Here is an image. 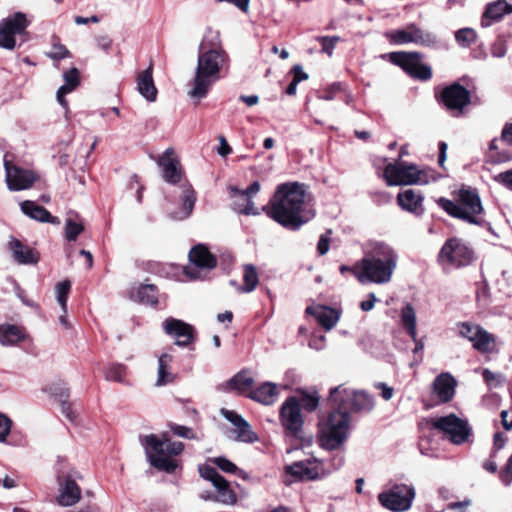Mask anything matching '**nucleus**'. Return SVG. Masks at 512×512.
Masks as SVG:
<instances>
[{
  "label": "nucleus",
  "instance_id": "1",
  "mask_svg": "<svg viewBox=\"0 0 512 512\" xmlns=\"http://www.w3.org/2000/svg\"><path fill=\"white\" fill-rule=\"evenodd\" d=\"M229 67L230 56L223 46L220 32L207 27L198 46L197 66L189 95L198 100L205 98Z\"/></svg>",
  "mask_w": 512,
  "mask_h": 512
},
{
  "label": "nucleus",
  "instance_id": "2",
  "mask_svg": "<svg viewBox=\"0 0 512 512\" xmlns=\"http://www.w3.org/2000/svg\"><path fill=\"white\" fill-rule=\"evenodd\" d=\"M364 257L358 263L355 276L360 283L385 284L390 282L397 267L398 254L388 243L369 241L365 245Z\"/></svg>",
  "mask_w": 512,
  "mask_h": 512
},
{
  "label": "nucleus",
  "instance_id": "3",
  "mask_svg": "<svg viewBox=\"0 0 512 512\" xmlns=\"http://www.w3.org/2000/svg\"><path fill=\"white\" fill-rule=\"evenodd\" d=\"M305 188L297 182L285 183L277 187L267 214L282 226L297 230L308 221L304 217Z\"/></svg>",
  "mask_w": 512,
  "mask_h": 512
},
{
  "label": "nucleus",
  "instance_id": "4",
  "mask_svg": "<svg viewBox=\"0 0 512 512\" xmlns=\"http://www.w3.org/2000/svg\"><path fill=\"white\" fill-rule=\"evenodd\" d=\"M140 442L151 466L167 473L176 470L178 464L172 457L183 451L184 444L182 442H171L166 434L161 437L155 434L141 436Z\"/></svg>",
  "mask_w": 512,
  "mask_h": 512
},
{
  "label": "nucleus",
  "instance_id": "5",
  "mask_svg": "<svg viewBox=\"0 0 512 512\" xmlns=\"http://www.w3.org/2000/svg\"><path fill=\"white\" fill-rule=\"evenodd\" d=\"M437 204L449 215L460 218L471 224L481 225L483 206L476 189L462 187L459 191L458 202L446 198H439Z\"/></svg>",
  "mask_w": 512,
  "mask_h": 512
},
{
  "label": "nucleus",
  "instance_id": "6",
  "mask_svg": "<svg viewBox=\"0 0 512 512\" xmlns=\"http://www.w3.org/2000/svg\"><path fill=\"white\" fill-rule=\"evenodd\" d=\"M335 407V410L319 422L321 446L329 450L337 449L345 442L350 424L349 413Z\"/></svg>",
  "mask_w": 512,
  "mask_h": 512
},
{
  "label": "nucleus",
  "instance_id": "7",
  "mask_svg": "<svg viewBox=\"0 0 512 512\" xmlns=\"http://www.w3.org/2000/svg\"><path fill=\"white\" fill-rule=\"evenodd\" d=\"M329 401L349 412H370L374 408V398L364 391H355L344 385L330 390Z\"/></svg>",
  "mask_w": 512,
  "mask_h": 512
},
{
  "label": "nucleus",
  "instance_id": "8",
  "mask_svg": "<svg viewBox=\"0 0 512 512\" xmlns=\"http://www.w3.org/2000/svg\"><path fill=\"white\" fill-rule=\"evenodd\" d=\"M474 259V251L462 239L453 237L443 244L438 254V262L443 269L468 266Z\"/></svg>",
  "mask_w": 512,
  "mask_h": 512
},
{
  "label": "nucleus",
  "instance_id": "9",
  "mask_svg": "<svg viewBox=\"0 0 512 512\" xmlns=\"http://www.w3.org/2000/svg\"><path fill=\"white\" fill-rule=\"evenodd\" d=\"M432 427L443 434V437L455 445L468 441L471 428L465 419L449 414L432 420Z\"/></svg>",
  "mask_w": 512,
  "mask_h": 512
},
{
  "label": "nucleus",
  "instance_id": "10",
  "mask_svg": "<svg viewBox=\"0 0 512 512\" xmlns=\"http://www.w3.org/2000/svg\"><path fill=\"white\" fill-rule=\"evenodd\" d=\"M415 489L406 484H394L378 494V501L385 509L392 512H404L411 508L415 498Z\"/></svg>",
  "mask_w": 512,
  "mask_h": 512
},
{
  "label": "nucleus",
  "instance_id": "11",
  "mask_svg": "<svg viewBox=\"0 0 512 512\" xmlns=\"http://www.w3.org/2000/svg\"><path fill=\"white\" fill-rule=\"evenodd\" d=\"M386 37L394 44L414 43L416 45L433 47L438 40L435 34L425 31L416 24H409L404 29L390 31Z\"/></svg>",
  "mask_w": 512,
  "mask_h": 512
},
{
  "label": "nucleus",
  "instance_id": "12",
  "mask_svg": "<svg viewBox=\"0 0 512 512\" xmlns=\"http://www.w3.org/2000/svg\"><path fill=\"white\" fill-rule=\"evenodd\" d=\"M76 478H80L77 471L71 470L65 473L62 466L58 468L57 481L59 485V494L57 496V503L60 506L70 507L80 501L81 489L75 481Z\"/></svg>",
  "mask_w": 512,
  "mask_h": 512
},
{
  "label": "nucleus",
  "instance_id": "13",
  "mask_svg": "<svg viewBox=\"0 0 512 512\" xmlns=\"http://www.w3.org/2000/svg\"><path fill=\"white\" fill-rule=\"evenodd\" d=\"M388 57L414 78L429 80L432 76L431 68L421 63L422 55L418 52H391Z\"/></svg>",
  "mask_w": 512,
  "mask_h": 512
},
{
  "label": "nucleus",
  "instance_id": "14",
  "mask_svg": "<svg viewBox=\"0 0 512 512\" xmlns=\"http://www.w3.org/2000/svg\"><path fill=\"white\" fill-rule=\"evenodd\" d=\"M29 21L26 15L22 12H17L12 16L3 19L0 22V47L13 50L16 46V40L14 38L17 34H22Z\"/></svg>",
  "mask_w": 512,
  "mask_h": 512
},
{
  "label": "nucleus",
  "instance_id": "15",
  "mask_svg": "<svg viewBox=\"0 0 512 512\" xmlns=\"http://www.w3.org/2000/svg\"><path fill=\"white\" fill-rule=\"evenodd\" d=\"M384 178L389 186L412 185L421 181V171L414 165L390 163L385 167Z\"/></svg>",
  "mask_w": 512,
  "mask_h": 512
},
{
  "label": "nucleus",
  "instance_id": "16",
  "mask_svg": "<svg viewBox=\"0 0 512 512\" xmlns=\"http://www.w3.org/2000/svg\"><path fill=\"white\" fill-rule=\"evenodd\" d=\"M189 260L191 265L186 267L184 272L190 279L194 280L202 277L201 271H209L217 263L215 256L202 244H198L190 250Z\"/></svg>",
  "mask_w": 512,
  "mask_h": 512
},
{
  "label": "nucleus",
  "instance_id": "17",
  "mask_svg": "<svg viewBox=\"0 0 512 512\" xmlns=\"http://www.w3.org/2000/svg\"><path fill=\"white\" fill-rule=\"evenodd\" d=\"M260 191V183L254 181L246 190H240L236 187H230V197L232 199V208L237 213L245 215H259L258 208L255 207L252 198Z\"/></svg>",
  "mask_w": 512,
  "mask_h": 512
},
{
  "label": "nucleus",
  "instance_id": "18",
  "mask_svg": "<svg viewBox=\"0 0 512 512\" xmlns=\"http://www.w3.org/2000/svg\"><path fill=\"white\" fill-rule=\"evenodd\" d=\"M280 421L291 435L297 436L303 426L300 402L296 397H289L280 409Z\"/></svg>",
  "mask_w": 512,
  "mask_h": 512
},
{
  "label": "nucleus",
  "instance_id": "19",
  "mask_svg": "<svg viewBox=\"0 0 512 512\" xmlns=\"http://www.w3.org/2000/svg\"><path fill=\"white\" fill-rule=\"evenodd\" d=\"M6 171V183L11 191H20L30 188L38 179V176L31 170L22 169L10 161L4 163Z\"/></svg>",
  "mask_w": 512,
  "mask_h": 512
},
{
  "label": "nucleus",
  "instance_id": "20",
  "mask_svg": "<svg viewBox=\"0 0 512 512\" xmlns=\"http://www.w3.org/2000/svg\"><path fill=\"white\" fill-rule=\"evenodd\" d=\"M441 101L447 109L462 112L463 108L470 103V92L455 83L443 89Z\"/></svg>",
  "mask_w": 512,
  "mask_h": 512
},
{
  "label": "nucleus",
  "instance_id": "21",
  "mask_svg": "<svg viewBox=\"0 0 512 512\" xmlns=\"http://www.w3.org/2000/svg\"><path fill=\"white\" fill-rule=\"evenodd\" d=\"M222 416L235 426L236 440L244 443H254L258 441V436L253 432L250 424L238 413L225 408L221 409Z\"/></svg>",
  "mask_w": 512,
  "mask_h": 512
},
{
  "label": "nucleus",
  "instance_id": "22",
  "mask_svg": "<svg viewBox=\"0 0 512 512\" xmlns=\"http://www.w3.org/2000/svg\"><path fill=\"white\" fill-rule=\"evenodd\" d=\"M157 163L162 168L163 178L166 182L176 184L181 180L180 161L173 148H167Z\"/></svg>",
  "mask_w": 512,
  "mask_h": 512
},
{
  "label": "nucleus",
  "instance_id": "23",
  "mask_svg": "<svg viewBox=\"0 0 512 512\" xmlns=\"http://www.w3.org/2000/svg\"><path fill=\"white\" fill-rule=\"evenodd\" d=\"M167 334L176 338L175 344L181 347L189 345L193 340V327L181 320L169 318L163 323Z\"/></svg>",
  "mask_w": 512,
  "mask_h": 512
},
{
  "label": "nucleus",
  "instance_id": "24",
  "mask_svg": "<svg viewBox=\"0 0 512 512\" xmlns=\"http://www.w3.org/2000/svg\"><path fill=\"white\" fill-rule=\"evenodd\" d=\"M287 473L301 480H315L324 475L321 464L316 460L298 461L286 468Z\"/></svg>",
  "mask_w": 512,
  "mask_h": 512
},
{
  "label": "nucleus",
  "instance_id": "25",
  "mask_svg": "<svg viewBox=\"0 0 512 512\" xmlns=\"http://www.w3.org/2000/svg\"><path fill=\"white\" fill-rule=\"evenodd\" d=\"M456 386V379L450 373L443 372L433 382V393L440 402L447 403L454 397Z\"/></svg>",
  "mask_w": 512,
  "mask_h": 512
},
{
  "label": "nucleus",
  "instance_id": "26",
  "mask_svg": "<svg viewBox=\"0 0 512 512\" xmlns=\"http://www.w3.org/2000/svg\"><path fill=\"white\" fill-rule=\"evenodd\" d=\"M157 377L155 387H164L173 384L177 379V374L173 371V356L169 352H163L157 356Z\"/></svg>",
  "mask_w": 512,
  "mask_h": 512
},
{
  "label": "nucleus",
  "instance_id": "27",
  "mask_svg": "<svg viewBox=\"0 0 512 512\" xmlns=\"http://www.w3.org/2000/svg\"><path fill=\"white\" fill-rule=\"evenodd\" d=\"M399 206L410 213L421 215L424 212L423 195L414 189H407L397 195Z\"/></svg>",
  "mask_w": 512,
  "mask_h": 512
},
{
  "label": "nucleus",
  "instance_id": "28",
  "mask_svg": "<svg viewBox=\"0 0 512 512\" xmlns=\"http://www.w3.org/2000/svg\"><path fill=\"white\" fill-rule=\"evenodd\" d=\"M306 313L314 316L326 330H331L339 320V312L336 309L323 305L307 307Z\"/></svg>",
  "mask_w": 512,
  "mask_h": 512
},
{
  "label": "nucleus",
  "instance_id": "29",
  "mask_svg": "<svg viewBox=\"0 0 512 512\" xmlns=\"http://www.w3.org/2000/svg\"><path fill=\"white\" fill-rule=\"evenodd\" d=\"M64 84L59 87L56 93L58 103L68 112V102L65 96L74 91L80 84V75L77 68H71L63 74Z\"/></svg>",
  "mask_w": 512,
  "mask_h": 512
},
{
  "label": "nucleus",
  "instance_id": "30",
  "mask_svg": "<svg viewBox=\"0 0 512 512\" xmlns=\"http://www.w3.org/2000/svg\"><path fill=\"white\" fill-rule=\"evenodd\" d=\"M512 13V5L506 0H497L487 5L481 19L482 27H489L493 22L500 21L504 15Z\"/></svg>",
  "mask_w": 512,
  "mask_h": 512
},
{
  "label": "nucleus",
  "instance_id": "31",
  "mask_svg": "<svg viewBox=\"0 0 512 512\" xmlns=\"http://www.w3.org/2000/svg\"><path fill=\"white\" fill-rule=\"evenodd\" d=\"M21 211L30 217L31 219L37 220L43 223L59 224L60 221L57 217H54L50 212L42 206L37 205L35 202L26 200L20 204Z\"/></svg>",
  "mask_w": 512,
  "mask_h": 512
},
{
  "label": "nucleus",
  "instance_id": "32",
  "mask_svg": "<svg viewBox=\"0 0 512 512\" xmlns=\"http://www.w3.org/2000/svg\"><path fill=\"white\" fill-rule=\"evenodd\" d=\"M153 68L149 65L147 69L141 71L137 76V89L139 93L150 102H154L157 97V89L152 77Z\"/></svg>",
  "mask_w": 512,
  "mask_h": 512
},
{
  "label": "nucleus",
  "instance_id": "33",
  "mask_svg": "<svg viewBox=\"0 0 512 512\" xmlns=\"http://www.w3.org/2000/svg\"><path fill=\"white\" fill-rule=\"evenodd\" d=\"M180 197L182 202L181 209L173 215L174 219L183 220L188 218L196 202V194L192 186L188 183H184L180 186Z\"/></svg>",
  "mask_w": 512,
  "mask_h": 512
},
{
  "label": "nucleus",
  "instance_id": "34",
  "mask_svg": "<svg viewBox=\"0 0 512 512\" xmlns=\"http://www.w3.org/2000/svg\"><path fill=\"white\" fill-rule=\"evenodd\" d=\"M278 395V387L272 382H265L249 393L251 399L264 405H272L278 399Z\"/></svg>",
  "mask_w": 512,
  "mask_h": 512
},
{
  "label": "nucleus",
  "instance_id": "35",
  "mask_svg": "<svg viewBox=\"0 0 512 512\" xmlns=\"http://www.w3.org/2000/svg\"><path fill=\"white\" fill-rule=\"evenodd\" d=\"M9 246L14 259L20 264H35L38 262V254L33 249L24 246L19 240L12 239Z\"/></svg>",
  "mask_w": 512,
  "mask_h": 512
},
{
  "label": "nucleus",
  "instance_id": "36",
  "mask_svg": "<svg viewBox=\"0 0 512 512\" xmlns=\"http://www.w3.org/2000/svg\"><path fill=\"white\" fill-rule=\"evenodd\" d=\"M25 339L22 328L13 324H0V344L2 346H14Z\"/></svg>",
  "mask_w": 512,
  "mask_h": 512
},
{
  "label": "nucleus",
  "instance_id": "37",
  "mask_svg": "<svg viewBox=\"0 0 512 512\" xmlns=\"http://www.w3.org/2000/svg\"><path fill=\"white\" fill-rule=\"evenodd\" d=\"M131 298L145 304L155 305L158 302L156 286L152 284H140L130 292Z\"/></svg>",
  "mask_w": 512,
  "mask_h": 512
},
{
  "label": "nucleus",
  "instance_id": "38",
  "mask_svg": "<svg viewBox=\"0 0 512 512\" xmlns=\"http://www.w3.org/2000/svg\"><path fill=\"white\" fill-rule=\"evenodd\" d=\"M401 322L413 341H416V312L410 303H406L401 309Z\"/></svg>",
  "mask_w": 512,
  "mask_h": 512
},
{
  "label": "nucleus",
  "instance_id": "39",
  "mask_svg": "<svg viewBox=\"0 0 512 512\" xmlns=\"http://www.w3.org/2000/svg\"><path fill=\"white\" fill-rule=\"evenodd\" d=\"M213 486L217 490L215 501L225 505H233L236 503L237 496L235 492L230 488V485L225 478L222 479V482H219V484H215Z\"/></svg>",
  "mask_w": 512,
  "mask_h": 512
},
{
  "label": "nucleus",
  "instance_id": "40",
  "mask_svg": "<svg viewBox=\"0 0 512 512\" xmlns=\"http://www.w3.org/2000/svg\"><path fill=\"white\" fill-rule=\"evenodd\" d=\"M243 286L240 287L241 292H252L259 283V276L257 269L252 264H245L243 266Z\"/></svg>",
  "mask_w": 512,
  "mask_h": 512
},
{
  "label": "nucleus",
  "instance_id": "41",
  "mask_svg": "<svg viewBox=\"0 0 512 512\" xmlns=\"http://www.w3.org/2000/svg\"><path fill=\"white\" fill-rule=\"evenodd\" d=\"M52 393L58 399L61 405V411L66 415L68 419L73 421L75 419V415L71 410L70 404L68 402L69 391L65 385H56L54 388H51Z\"/></svg>",
  "mask_w": 512,
  "mask_h": 512
},
{
  "label": "nucleus",
  "instance_id": "42",
  "mask_svg": "<svg viewBox=\"0 0 512 512\" xmlns=\"http://www.w3.org/2000/svg\"><path fill=\"white\" fill-rule=\"evenodd\" d=\"M472 344L473 347L479 352L488 353L493 350L495 338L492 334L481 327L480 332L477 333V336Z\"/></svg>",
  "mask_w": 512,
  "mask_h": 512
},
{
  "label": "nucleus",
  "instance_id": "43",
  "mask_svg": "<svg viewBox=\"0 0 512 512\" xmlns=\"http://www.w3.org/2000/svg\"><path fill=\"white\" fill-rule=\"evenodd\" d=\"M253 379L244 372L237 373L228 382L227 387L229 390H236L244 392L251 387Z\"/></svg>",
  "mask_w": 512,
  "mask_h": 512
},
{
  "label": "nucleus",
  "instance_id": "44",
  "mask_svg": "<svg viewBox=\"0 0 512 512\" xmlns=\"http://www.w3.org/2000/svg\"><path fill=\"white\" fill-rule=\"evenodd\" d=\"M126 376V366L123 364H111L105 369V378L108 381L123 383Z\"/></svg>",
  "mask_w": 512,
  "mask_h": 512
},
{
  "label": "nucleus",
  "instance_id": "45",
  "mask_svg": "<svg viewBox=\"0 0 512 512\" xmlns=\"http://www.w3.org/2000/svg\"><path fill=\"white\" fill-rule=\"evenodd\" d=\"M84 231V225L81 222H77L71 217H68L65 221V238L68 241H75L77 237Z\"/></svg>",
  "mask_w": 512,
  "mask_h": 512
},
{
  "label": "nucleus",
  "instance_id": "46",
  "mask_svg": "<svg viewBox=\"0 0 512 512\" xmlns=\"http://www.w3.org/2000/svg\"><path fill=\"white\" fill-rule=\"evenodd\" d=\"M213 463L216 464L222 471L226 473H234L237 474L239 477L246 479L247 474L245 471L238 469V467L232 463L230 460L224 458V457H217L214 458Z\"/></svg>",
  "mask_w": 512,
  "mask_h": 512
},
{
  "label": "nucleus",
  "instance_id": "47",
  "mask_svg": "<svg viewBox=\"0 0 512 512\" xmlns=\"http://www.w3.org/2000/svg\"><path fill=\"white\" fill-rule=\"evenodd\" d=\"M477 34L472 28H462L455 33L457 43L463 47H468L476 41Z\"/></svg>",
  "mask_w": 512,
  "mask_h": 512
},
{
  "label": "nucleus",
  "instance_id": "48",
  "mask_svg": "<svg viewBox=\"0 0 512 512\" xmlns=\"http://www.w3.org/2000/svg\"><path fill=\"white\" fill-rule=\"evenodd\" d=\"M71 284L69 281H62L56 285L57 301L62 311L67 313V299L70 292Z\"/></svg>",
  "mask_w": 512,
  "mask_h": 512
},
{
  "label": "nucleus",
  "instance_id": "49",
  "mask_svg": "<svg viewBox=\"0 0 512 512\" xmlns=\"http://www.w3.org/2000/svg\"><path fill=\"white\" fill-rule=\"evenodd\" d=\"M481 327L476 324H471L468 322H462L458 324L459 334L462 337L467 338L469 341L473 343L475 340L477 333L480 332Z\"/></svg>",
  "mask_w": 512,
  "mask_h": 512
},
{
  "label": "nucleus",
  "instance_id": "50",
  "mask_svg": "<svg viewBox=\"0 0 512 512\" xmlns=\"http://www.w3.org/2000/svg\"><path fill=\"white\" fill-rule=\"evenodd\" d=\"M199 474L202 478L210 481L213 485L222 482V477L215 468L207 465H200L198 468Z\"/></svg>",
  "mask_w": 512,
  "mask_h": 512
},
{
  "label": "nucleus",
  "instance_id": "51",
  "mask_svg": "<svg viewBox=\"0 0 512 512\" xmlns=\"http://www.w3.org/2000/svg\"><path fill=\"white\" fill-rule=\"evenodd\" d=\"M318 42L321 43L322 49L321 51L328 56H332L333 50L336 44L340 41L339 36H319L316 38Z\"/></svg>",
  "mask_w": 512,
  "mask_h": 512
},
{
  "label": "nucleus",
  "instance_id": "52",
  "mask_svg": "<svg viewBox=\"0 0 512 512\" xmlns=\"http://www.w3.org/2000/svg\"><path fill=\"white\" fill-rule=\"evenodd\" d=\"M300 409L304 408L308 412L314 411L319 404V397L315 394L304 393L300 399Z\"/></svg>",
  "mask_w": 512,
  "mask_h": 512
},
{
  "label": "nucleus",
  "instance_id": "53",
  "mask_svg": "<svg viewBox=\"0 0 512 512\" xmlns=\"http://www.w3.org/2000/svg\"><path fill=\"white\" fill-rule=\"evenodd\" d=\"M47 56L52 60H61L70 57V52L64 45L55 44L53 45L52 50L47 53Z\"/></svg>",
  "mask_w": 512,
  "mask_h": 512
},
{
  "label": "nucleus",
  "instance_id": "54",
  "mask_svg": "<svg viewBox=\"0 0 512 512\" xmlns=\"http://www.w3.org/2000/svg\"><path fill=\"white\" fill-rule=\"evenodd\" d=\"M494 180L503 185L508 190L512 191V169L501 172L494 176Z\"/></svg>",
  "mask_w": 512,
  "mask_h": 512
},
{
  "label": "nucleus",
  "instance_id": "55",
  "mask_svg": "<svg viewBox=\"0 0 512 512\" xmlns=\"http://www.w3.org/2000/svg\"><path fill=\"white\" fill-rule=\"evenodd\" d=\"M12 426V421L5 415L0 413V442H4L8 436Z\"/></svg>",
  "mask_w": 512,
  "mask_h": 512
},
{
  "label": "nucleus",
  "instance_id": "56",
  "mask_svg": "<svg viewBox=\"0 0 512 512\" xmlns=\"http://www.w3.org/2000/svg\"><path fill=\"white\" fill-rule=\"evenodd\" d=\"M375 388L381 391V397L385 401H389L392 399L394 394V389L390 386H388L386 383L378 382L375 384Z\"/></svg>",
  "mask_w": 512,
  "mask_h": 512
},
{
  "label": "nucleus",
  "instance_id": "57",
  "mask_svg": "<svg viewBox=\"0 0 512 512\" xmlns=\"http://www.w3.org/2000/svg\"><path fill=\"white\" fill-rule=\"evenodd\" d=\"M497 139H493L490 143V153H489V158L491 160V162L493 163H499V162H504V161H507L510 159V156L509 155H503V156H499V155H495L493 153L494 150H497Z\"/></svg>",
  "mask_w": 512,
  "mask_h": 512
},
{
  "label": "nucleus",
  "instance_id": "58",
  "mask_svg": "<svg viewBox=\"0 0 512 512\" xmlns=\"http://www.w3.org/2000/svg\"><path fill=\"white\" fill-rule=\"evenodd\" d=\"M491 53L493 57L502 58L507 53V46L504 41H497L493 44Z\"/></svg>",
  "mask_w": 512,
  "mask_h": 512
},
{
  "label": "nucleus",
  "instance_id": "59",
  "mask_svg": "<svg viewBox=\"0 0 512 512\" xmlns=\"http://www.w3.org/2000/svg\"><path fill=\"white\" fill-rule=\"evenodd\" d=\"M171 429H172L173 433L179 437H183V438H187V439L194 437L191 429L186 426L174 425L171 427Z\"/></svg>",
  "mask_w": 512,
  "mask_h": 512
},
{
  "label": "nucleus",
  "instance_id": "60",
  "mask_svg": "<svg viewBox=\"0 0 512 512\" xmlns=\"http://www.w3.org/2000/svg\"><path fill=\"white\" fill-rule=\"evenodd\" d=\"M470 505H471V500L465 499V500L459 501V502H451L448 504L447 507L450 510H456L458 512H466Z\"/></svg>",
  "mask_w": 512,
  "mask_h": 512
},
{
  "label": "nucleus",
  "instance_id": "61",
  "mask_svg": "<svg viewBox=\"0 0 512 512\" xmlns=\"http://www.w3.org/2000/svg\"><path fill=\"white\" fill-rule=\"evenodd\" d=\"M500 477L507 485L512 482V455L508 460L506 468L501 472Z\"/></svg>",
  "mask_w": 512,
  "mask_h": 512
},
{
  "label": "nucleus",
  "instance_id": "62",
  "mask_svg": "<svg viewBox=\"0 0 512 512\" xmlns=\"http://www.w3.org/2000/svg\"><path fill=\"white\" fill-rule=\"evenodd\" d=\"M330 247L329 237L326 235H321L317 244V251L320 255H325Z\"/></svg>",
  "mask_w": 512,
  "mask_h": 512
},
{
  "label": "nucleus",
  "instance_id": "63",
  "mask_svg": "<svg viewBox=\"0 0 512 512\" xmlns=\"http://www.w3.org/2000/svg\"><path fill=\"white\" fill-rule=\"evenodd\" d=\"M309 347L315 350H322L325 347L324 336H313L309 341Z\"/></svg>",
  "mask_w": 512,
  "mask_h": 512
},
{
  "label": "nucleus",
  "instance_id": "64",
  "mask_svg": "<svg viewBox=\"0 0 512 512\" xmlns=\"http://www.w3.org/2000/svg\"><path fill=\"white\" fill-rule=\"evenodd\" d=\"M502 140L512 145V123L506 124L501 134Z\"/></svg>",
  "mask_w": 512,
  "mask_h": 512
}]
</instances>
